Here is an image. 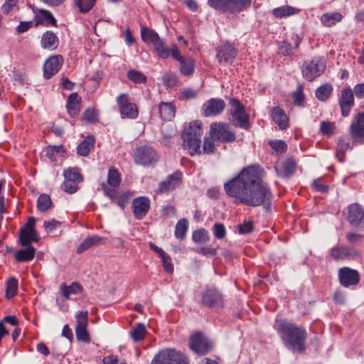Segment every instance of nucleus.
<instances>
[{
	"label": "nucleus",
	"mask_w": 364,
	"mask_h": 364,
	"mask_svg": "<svg viewBox=\"0 0 364 364\" xmlns=\"http://www.w3.org/2000/svg\"><path fill=\"white\" fill-rule=\"evenodd\" d=\"M134 160L136 164L147 166L157 161L158 156L152 147L141 146L136 149Z\"/></svg>",
	"instance_id": "9b49d317"
},
{
	"label": "nucleus",
	"mask_w": 364,
	"mask_h": 364,
	"mask_svg": "<svg viewBox=\"0 0 364 364\" xmlns=\"http://www.w3.org/2000/svg\"><path fill=\"white\" fill-rule=\"evenodd\" d=\"M336 124L333 122L323 121L320 124L319 130L323 135L328 137L333 136L336 132Z\"/></svg>",
	"instance_id": "864d4df0"
},
{
	"label": "nucleus",
	"mask_w": 364,
	"mask_h": 364,
	"mask_svg": "<svg viewBox=\"0 0 364 364\" xmlns=\"http://www.w3.org/2000/svg\"><path fill=\"white\" fill-rule=\"evenodd\" d=\"M189 347L195 353L205 354L208 352L211 346L200 332L194 333L190 338Z\"/></svg>",
	"instance_id": "412c9836"
},
{
	"label": "nucleus",
	"mask_w": 364,
	"mask_h": 364,
	"mask_svg": "<svg viewBox=\"0 0 364 364\" xmlns=\"http://www.w3.org/2000/svg\"><path fill=\"white\" fill-rule=\"evenodd\" d=\"M271 117L281 130H286L289 127V119L285 111L279 106L271 109Z\"/></svg>",
	"instance_id": "393cba45"
},
{
	"label": "nucleus",
	"mask_w": 364,
	"mask_h": 364,
	"mask_svg": "<svg viewBox=\"0 0 364 364\" xmlns=\"http://www.w3.org/2000/svg\"><path fill=\"white\" fill-rule=\"evenodd\" d=\"M291 39L294 45L287 40L284 41L278 48V53L292 60L294 56V50L299 48L301 38L298 35L294 34L291 36Z\"/></svg>",
	"instance_id": "b1692460"
},
{
	"label": "nucleus",
	"mask_w": 364,
	"mask_h": 364,
	"mask_svg": "<svg viewBox=\"0 0 364 364\" xmlns=\"http://www.w3.org/2000/svg\"><path fill=\"white\" fill-rule=\"evenodd\" d=\"M99 112L97 109L89 107L83 112L82 118L87 123H95L98 121Z\"/></svg>",
	"instance_id": "bf43d9fd"
},
{
	"label": "nucleus",
	"mask_w": 364,
	"mask_h": 364,
	"mask_svg": "<svg viewBox=\"0 0 364 364\" xmlns=\"http://www.w3.org/2000/svg\"><path fill=\"white\" fill-rule=\"evenodd\" d=\"M36 248L31 245L28 247L19 250L16 252L15 257L18 262H28L35 257Z\"/></svg>",
	"instance_id": "58836bf2"
},
{
	"label": "nucleus",
	"mask_w": 364,
	"mask_h": 364,
	"mask_svg": "<svg viewBox=\"0 0 364 364\" xmlns=\"http://www.w3.org/2000/svg\"><path fill=\"white\" fill-rule=\"evenodd\" d=\"M183 173L181 171H176L173 173L166 176L164 181H161L158 184V193H168L170 191L175 190L182 183Z\"/></svg>",
	"instance_id": "ddd939ff"
},
{
	"label": "nucleus",
	"mask_w": 364,
	"mask_h": 364,
	"mask_svg": "<svg viewBox=\"0 0 364 364\" xmlns=\"http://www.w3.org/2000/svg\"><path fill=\"white\" fill-rule=\"evenodd\" d=\"M225 102L221 98H210L201 107V115L205 117H215L223 113L225 108Z\"/></svg>",
	"instance_id": "dca6fc26"
},
{
	"label": "nucleus",
	"mask_w": 364,
	"mask_h": 364,
	"mask_svg": "<svg viewBox=\"0 0 364 364\" xmlns=\"http://www.w3.org/2000/svg\"><path fill=\"white\" fill-rule=\"evenodd\" d=\"M276 330L283 344L288 349L298 353L306 350L307 331L304 327L287 320H282L278 323Z\"/></svg>",
	"instance_id": "f03ea898"
},
{
	"label": "nucleus",
	"mask_w": 364,
	"mask_h": 364,
	"mask_svg": "<svg viewBox=\"0 0 364 364\" xmlns=\"http://www.w3.org/2000/svg\"><path fill=\"white\" fill-rule=\"evenodd\" d=\"M46 156L52 162L56 161V156L60 152L64 153L65 150L63 145L48 146L45 150Z\"/></svg>",
	"instance_id": "8fccbe9b"
},
{
	"label": "nucleus",
	"mask_w": 364,
	"mask_h": 364,
	"mask_svg": "<svg viewBox=\"0 0 364 364\" xmlns=\"http://www.w3.org/2000/svg\"><path fill=\"white\" fill-rule=\"evenodd\" d=\"M52 200L49 195L41 194L36 202L37 209L41 212H46L52 206Z\"/></svg>",
	"instance_id": "a18cd8bd"
},
{
	"label": "nucleus",
	"mask_w": 364,
	"mask_h": 364,
	"mask_svg": "<svg viewBox=\"0 0 364 364\" xmlns=\"http://www.w3.org/2000/svg\"><path fill=\"white\" fill-rule=\"evenodd\" d=\"M163 84L166 87H173L178 83V79L176 75L173 73H166L162 77Z\"/></svg>",
	"instance_id": "0e129e2a"
},
{
	"label": "nucleus",
	"mask_w": 364,
	"mask_h": 364,
	"mask_svg": "<svg viewBox=\"0 0 364 364\" xmlns=\"http://www.w3.org/2000/svg\"><path fill=\"white\" fill-rule=\"evenodd\" d=\"M64 60L61 55L50 56L44 63L43 70L46 79L51 78L61 69Z\"/></svg>",
	"instance_id": "6ab92c4d"
},
{
	"label": "nucleus",
	"mask_w": 364,
	"mask_h": 364,
	"mask_svg": "<svg viewBox=\"0 0 364 364\" xmlns=\"http://www.w3.org/2000/svg\"><path fill=\"white\" fill-rule=\"evenodd\" d=\"M122 119H135L139 116V109L135 103L129 102V95L126 93L120 94L116 99Z\"/></svg>",
	"instance_id": "6e6552de"
},
{
	"label": "nucleus",
	"mask_w": 364,
	"mask_h": 364,
	"mask_svg": "<svg viewBox=\"0 0 364 364\" xmlns=\"http://www.w3.org/2000/svg\"><path fill=\"white\" fill-rule=\"evenodd\" d=\"M210 137L223 143L234 142L236 136L234 132L230 130L229 125L225 122H215L210 127Z\"/></svg>",
	"instance_id": "0eeeda50"
},
{
	"label": "nucleus",
	"mask_w": 364,
	"mask_h": 364,
	"mask_svg": "<svg viewBox=\"0 0 364 364\" xmlns=\"http://www.w3.org/2000/svg\"><path fill=\"white\" fill-rule=\"evenodd\" d=\"M297 9L295 7L287 5L274 8L272 10V14L277 18H282L294 15Z\"/></svg>",
	"instance_id": "c03bdc74"
},
{
	"label": "nucleus",
	"mask_w": 364,
	"mask_h": 364,
	"mask_svg": "<svg viewBox=\"0 0 364 364\" xmlns=\"http://www.w3.org/2000/svg\"><path fill=\"white\" fill-rule=\"evenodd\" d=\"M338 277L340 284L345 288L355 286L359 284L360 280L359 272L348 267L340 268L338 272Z\"/></svg>",
	"instance_id": "2eb2a0df"
},
{
	"label": "nucleus",
	"mask_w": 364,
	"mask_h": 364,
	"mask_svg": "<svg viewBox=\"0 0 364 364\" xmlns=\"http://www.w3.org/2000/svg\"><path fill=\"white\" fill-rule=\"evenodd\" d=\"M297 161L294 157L289 156L276 164L275 171L280 178H288L295 173Z\"/></svg>",
	"instance_id": "a211bd4d"
},
{
	"label": "nucleus",
	"mask_w": 364,
	"mask_h": 364,
	"mask_svg": "<svg viewBox=\"0 0 364 364\" xmlns=\"http://www.w3.org/2000/svg\"><path fill=\"white\" fill-rule=\"evenodd\" d=\"M326 61L323 58L316 57L311 60H305L301 67L303 77L309 82L321 75L326 70Z\"/></svg>",
	"instance_id": "423d86ee"
},
{
	"label": "nucleus",
	"mask_w": 364,
	"mask_h": 364,
	"mask_svg": "<svg viewBox=\"0 0 364 364\" xmlns=\"http://www.w3.org/2000/svg\"><path fill=\"white\" fill-rule=\"evenodd\" d=\"M19 238L21 245L25 247L31 245L32 241H39V237L36 230H35V233H32V232H30V230H20Z\"/></svg>",
	"instance_id": "a19ab883"
},
{
	"label": "nucleus",
	"mask_w": 364,
	"mask_h": 364,
	"mask_svg": "<svg viewBox=\"0 0 364 364\" xmlns=\"http://www.w3.org/2000/svg\"><path fill=\"white\" fill-rule=\"evenodd\" d=\"M120 183L121 175L119 171L113 166L110 167L108 170L107 183H106V184L109 187L114 189L120 185Z\"/></svg>",
	"instance_id": "79ce46f5"
},
{
	"label": "nucleus",
	"mask_w": 364,
	"mask_h": 364,
	"mask_svg": "<svg viewBox=\"0 0 364 364\" xmlns=\"http://www.w3.org/2000/svg\"><path fill=\"white\" fill-rule=\"evenodd\" d=\"M349 134L353 144H364V112L353 116L349 127Z\"/></svg>",
	"instance_id": "1a4fd4ad"
},
{
	"label": "nucleus",
	"mask_w": 364,
	"mask_h": 364,
	"mask_svg": "<svg viewBox=\"0 0 364 364\" xmlns=\"http://www.w3.org/2000/svg\"><path fill=\"white\" fill-rule=\"evenodd\" d=\"M150 208V201L147 197L140 196L132 201L133 214L136 219H143Z\"/></svg>",
	"instance_id": "5701e85b"
},
{
	"label": "nucleus",
	"mask_w": 364,
	"mask_h": 364,
	"mask_svg": "<svg viewBox=\"0 0 364 364\" xmlns=\"http://www.w3.org/2000/svg\"><path fill=\"white\" fill-rule=\"evenodd\" d=\"M105 240L104 237H102L97 235H90L87 237L77 247L76 252L77 254H82L85 250L91 248L93 246H97L101 244Z\"/></svg>",
	"instance_id": "2f4dec72"
},
{
	"label": "nucleus",
	"mask_w": 364,
	"mask_h": 364,
	"mask_svg": "<svg viewBox=\"0 0 364 364\" xmlns=\"http://www.w3.org/2000/svg\"><path fill=\"white\" fill-rule=\"evenodd\" d=\"M213 233L218 240H223L226 236V229L225 225L220 223H216L213 228Z\"/></svg>",
	"instance_id": "e2e57ef3"
},
{
	"label": "nucleus",
	"mask_w": 364,
	"mask_h": 364,
	"mask_svg": "<svg viewBox=\"0 0 364 364\" xmlns=\"http://www.w3.org/2000/svg\"><path fill=\"white\" fill-rule=\"evenodd\" d=\"M229 104L231 107L228 111L230 115H232L234 114H240V112H242L244 109H245V107L237 98L230 99Z\"/></svg>",
	"instance_id": "13d9d810"
},
{
	"label": "nucleus",
	"mask_w": 364,
	"mask_h": 364,
	"mask_svg": "<svg viewBox=\"0 0 364 364\" xmlns=\"http://www.w3.org/2000/svg\"><path fill=\"white\" fill-rule=\"evenodd\" d=\"M130 333L132 340L134 342H139L144 338L146 333V329L143 323H139L132 329Z\"/></svg>",
	"instance_id": "09e8293b"
},
{
	"label": "nucleus",
	"mask_w": 364,
	"mask_h": 364,
	"mask_svg": "<svg viewBox=\"0 0 364 364\" xmlns=\"http://www.w3.org/2000/svg\"><path fill=\"white\" fill-rule=\"evenodd\" d=\"M214 139L207 138L204 139L203 144V152L206 154H211L215 152V146L214 143Z\"/></svg>",
	"instance_id": "69168bd1"
},
{
	"label": "nucleus",
	"mask_w": 364,
	"mask_h": 364,
	"mask_svg": "<svg viewBox=\"0 0 364 364\" xmlns=\"http://www.w3.org/2000/svg\"><path fill=\"white\" fill-rule=\"evenodd\" d=\"M127 77L129 80L137 84L145 83L147 80L146 76L144 73L134 69L129 70L127 72Z\"/></svg>",
	"instance_id": "4d7b16f0"
},
{
	"label": "nucleus",
	"mask_w": 364,
	"mask_h": 364,
	"mask_svg": "<svg viewBox=\"0 0 364 364\" xmlns=\"http://www.w3.org/2000/svg\"><path fill=\"white\" fill-rule=\"evenodd\" d=\"M100 186L104 194L110 198L112 202L116 203L122 210H124V207L129 203L134 196L133 193L129 191L122 192L117 195L116 190L109 187L105 182L101 183Z\"/></svg>",
	"instance_id": "9d476101"
},
{
	"label": "nucleus",
	"mask_w": 364,
	"mask_h": 364,
	"mask_svg": "<svg viewBox=\"0 0 364 364\" xmlns=\"http://www.w3.org/2000/svg\"><path fill=\"white\" fill-rule=\"evenodd\" d=\"M160 117L164 120H171L176 112V107L172 102H161L158 107Z\"/></svg>",
	"instance_id": "c9c22d12"
},
{
	"label": "nucleus",
	"mask_w": 364,
	"mask_h": 364,
	"mask_svg": "<svg viewBox=\"0 0 364 364\" xmlns=\"http://www.w3.org/2000/svg\"><path fill=\"white\" fill-rule=\"evenodd\" d=\"M75 5L79 9L80 13L89 12L95 6L97 0H73Z\"/></svg>",
	"instance_id": "6e6d98bb"
},
{
	"label": "nucleus",
	"mask_w": 364,
	"mask_h": 364,
	"mask_svg": "<svg viewBox=\"0 0 364 364\" xmlns=\"http://www.w3.org/2000/svg\"><path fill=\"white\" fill-rule=\"evenodd\" d=\"M232 118L230 121L235 127H239L245 130H249L251 127L250 122V114H247L245 109L240 114H234L231 115Z\"/></svg>",
	"instance_id": "7c9ffc66"
},
{
	"label": "nucleus",
	"mask_w": 364,
	"mask_h": 364,
	"mask_svg": "<svg viewBox=\"0 0 364 364\" xmlns=\"http://www.w3.org/2000/svg\"><path fill=\"white\" fill-rule=\"evenodd\" d=\"M334 260H351L359 257V252L353 247L347 245H335L329 252Z\"/></svg>",
	"instance_id": "4468645a"
},
{
	"label": "nucleus",
	"mask_w": 364,
	"mask_h": 364,
	"mask_svg": "<svg viewBox=\"0 0 364 364\" xmlns=\"http://www.w3.org/2000/svg\"><path fill=\"white\" fill-rule=\"evenodd\" d=\"M141 38L145 43L154 45L160 38V36L154 30L148 27H142Z\"/></svg>",
	"instance_id": "ea45409f"
},
{
	"label": "nucleus",
	"mask_w": 364,
	"mask_h": 364,
	"mask_svg": "<svg viewBox=\"0 0 364 364\" xmlns=\"http://www.w3.org/2000/svg\"><path fill=\"white\" fill-rule=\"evenodd\" d=\"M252 0H208V4L223 14H239L250 7Z\"/></svg>",
	"instance_id": "7ed1b4c3"
},
{
	"label": "nucleus",
	"mask_w": 364,
	"mask_h": 364,
	"mask_svg": "<svg viewBox=\"0 0 364 364\" xmlns=\"http://www.w3.org/2000/svg\"><path fill=\"white\" fill-rule=\"evenodd\" d=\"M188 220L186 218L180 219L175 227L174 235L177 239L183 240L188 230Z\"/></svg>",
	"instance_id": "de8ad7c7"
},
{
	"label": "nucleus",
	"mask_w": 364,
	"mask_h": 364,
	"mask_svg": "<svg viewBox=\"0 0 364 364\" xmlns=\"http://www.w3.org/2000/svg\"><path fill=\"white\" fill-rule=\"evenodd\" d=\"M78 182L71 181H65L61 184V188L64 190L66 193L73 194L75 193L78 190Z\"/></svg>",
	"instance_id": "338daca9"
},
{
	"label": "nucleus",
	"mask_w": 364,
	"mask_h": 364,
	"mask_svg": "<svg viewBox=\"0 0 364 364\" xmlns=\"http://www.w3.org/2000/svg\"><path fill=\"white\" fill-rule=\"evenodd\" d=\"M271 148L275 151L277 155H282L287 151L288 145L287 142L282 139L270 140L268 142Z\"/></svg>",
	"instance_id": "3c124183"
},
{
	"label": "nucleus",
	"mask_w": 364,
	"mask_h": 364,
	"mask_svg": "<svg viewBox=\"0 0 364 364\" xmlns=\"http://www.w3.org/2000/svg\"><path fill=\"white\" fill-rule=\"evenodd\" d=\"M338 101L341 115L344 117H348L355 104L353 90L350 87L342 90Z\"/></svg>",
	"instance_id": "aec40b11"
},
{
	"label": "nucleus",
	"mask_w": 364,
	"mask_h": 364,
	"mask_svg": "<svg viewBox=\"0 0 364 364\" xmlns=\"http://www.w3.org/2000/svg\"><path fill=\"white\" fill-rule=\"evenodd\" d=\"M59 44L58 37L51 31H46L41 40V46L44 49L53 50Z\"/></svg>",
	"instance_id": "c85d7f7f"
},
{
	"label": "nucleus",
	"mask_w": 364,
	"mask_h": 364,
	"mask_svg": "<svg viewBox=\"0 0 364 364\" xmlns=\"http://www.w3.org/2000/svg\"><path fill=\"white\" fill-rule=\"evenodd\" d=\"M343 19V16L339 12L325 13L320 17L321 23L326 27H331L337 23L341 22Z\"/></svg>",
	"instance_id": "e433bc0d"
},
{
	"label": "nucleus",
	"mask_w": 364,
	"mask_h": 364,
	"mask_svg": "<svg viewBox=\"0 0 364 364\" xmlns=\"http://www.w3.org/2000/svg\"><path fill=\"white\" fill-rule=\"evenodd\" d=\"M81 97L77 92L71 93L66 101V109L71 117L77 116L80 111Z\"/></svg>",
	"instance_id": "a878e982"
},
{
	"label": "nucleus",
	"mask_w": 364,
	"mask_h": 364,
	"mask_svg": "<svg viewBox=\"0 0 364 364\" xmlns=\"http://www.w3.org/2000/svg\"><path fill=\"white\" fill-rule=\"evenodd\" d=\"M228 196L236 198L240 203L269 209L274 198L268 183L263 181V170L256 164L243 168L240 172L224 184Z\"/></svg>",
	"instance_id": "f257e3e1"
},
{
	"label": "nucleus",
	"mask_w": 364,
	"mask_h": 364,
	"mask_svg": "<svg viewBox=\"0 0 364 364\" xmlns=\"http://www.w3.org/2000/svg\"><path fill=\"white\" fill-rule=\"evenodd\" d=\"M95 139L92 135L87 136L77 147V153L82 156H87L92 148L94 147Z\"/></svg>",
	"instance_id": "f704fd0d"
},
{
	"label": "nucleus",
	"mask_w": 364,
	"mask_h": 364,
	"mask_svg": "<svg viewBox=\"0 0 364 364\" xmlns=\"http://www.w3.org/2000/svg\"><path fill=\"white\" fill-rule=\"evenodd\" d=\"M162 263H163V267L164 270L169 274H171L173 272L174 268L173 265L171 262V257L167 254H164L163 256L161 257Z\"/></svg>",
	"instance_id": "774afa93"
},
{
	"label": "nucleus",
	"mask_w": 364,
	"mask_h": 364,
	"mask_svg": "<svg viewBox=\"0 0 364 364\" xmlns=\"http://www.w3.org/2000/svg\"><path fill=\"white\" fill-rule=\"evenodd\" d=\"M151 364H189V359L178 350L165 348L154 356Z\"/></svg>",
	"instance_id": "20e7f679"
},
{
	"label": "nucleus",
	"mask_w": 364,
	"mask_h": 364,
	"mask_svg": "<svg viewBox=\"0 0 364 364\" xmlns=\"http://www.w3.org/2000/svg\"><path fill=\"white\" fill-rule=\"evenodd\" d=\"M192 239L196 243H205L210 240V235L208 230L200 228L193 232Z\"/></svg>",
	"instance_id": "5fc2aeb1"
},
{
	"label": "nucleus",
	"mask_w": 364,
	"mask_h": 364,
	"mask_svg": "<svg viewBox=\"0 0 364 364\" xmlns=\"http://www.w3.org/2000/svg\"><path fill=\"white\" fill-rule=\"evenodd\" d=\"M203 129H202V123L201 122L196 120L192 122H190L189 126L186 129L184 130L181 134L182 138H199L201 139L203 135Z\"/></svg>",
	"instance_id": "c756f323"
},
{
	"label": "nucleus",
	"mask_w": 364,
	"mask_h": 364,
	"mask_svg": "<svg viewBox=\"0 0 364 364\" xmlns=\"http://www.w3.org/2000/svg\"><path fill=\"white\" fill-rule=\"evenodd\" d=\"M60 288L62 295L67 299H70L71 294H77L82 291V286L77 282H73L69 286L62 284Z\"/></svg>",
	"instance_id": "37998d69"
},
{
	"label": "nucleus",
	"mask_w": 364,
	"mask_h": 364,
	"mask_svg": "<svg viewBox=\"0 0 364 364\" xmlns=\"http://www.w3.org/2000/svg\"><path fill=\"white\" fill-rule=\"evenodd\" d=\"M34 24L35 26H38V25H46V26H56V19L53 16V14L43 9H41L39 10V14L36 15L34 17Z\"/></svg>",
	"instance_id": "cd10ccee"
},
{
	"label": "nucleus",
	"mask_w": 364,
	"mask_h": 364,
	"mask_svg": "<svg viewBox=\"0 0 364 364\" xmlns=\"http://www.w3.org/2000/svg\"><path fill=\"white\" fill-rule=\"evenodd\" d=\"M63 176L66 181H71L75 182H82L83 181V176L79 171L78 168H68L63 171Z\"/></svg>",
	"instance_id": "49530a36"
},
{
	"label": "nucleus",
	"mask_w": 364,
	"mask_h": 364,
	"mask_svg": "<svg viewBox=\"0 0 364 364\" xmlns=\"http://www.w3.org/2000/svg\"><path fill=\"white\" fill-rule=\"evenodd\" d=\"M199 304L204 307L218 310L225 307V299L218 289L209 288L202 291Z\"/></svg>",
	"instance_id": "39448f33"
},
{
	"label": "nucleus",
	"mask_w": 364,
	"mask_h": 364,
	"mask_svg": "<svg viewBox=\"0 0 364 364\" xmlns=\"http://www.w3.org/2000/svg\"><path fill=\"white\" fill-rule=\"evenodd\" d=\"M333 87L331 83H325L316 88L315 91L316 97L321 101H327L332 95Z\"/></svg>",
	"instance_id": "4c0bfd02"
},
{
	"label": "nucleus",
	"mask_w": 364,
	"mask_h": 364,
	"mask_svg": "<svg viewBox=\"0 0 364 364\" xmlns=\"http://www.w3.org/2000/svg\"><path fill=\"white\" fill-rule=\"evenodd\" d=\"M153 46L159 57L162 59H166L169 56L172 57L173 50H175V48H178L175 43L171 44V47L168 48L166 46L165 41L161 38L153 45Z\"/></svg>",
	"instance_id": "bb28decb"
},
{
	"label": "nucleus",
	"mask_w": 364,
	"mask_h": 364,
	"mask_svg": "<svg viewBox=\"0 0 364 364\" xmlns=\"http://www.w3.org/2000/svg\"><path fill=\"white\" fill-rule=\"evenodd\" d=\"M198 92V90L191 87H185L180 92L178 99L182 101L193 100L197 97Z\"/></svg>",
	"instance_id": "680f3d73"
},
{
	"label": "nucleus",
	"mask_w": 364,
	"mask_h": 364,
	"mask_svg": "<svg viewBox=\"0 0 364 364\" xmlns=\"http://www.w3.org/2000/svg\"><path fill=\"white\" fill-rule=\"evenodd\" d=\"M346 219L353 227H358L364 218V210L363 207L357 203H353L348 206Z\"/></svg>",
	"instance_id": "4be33fe9"
},
{
	"label": "nucleus",
	"mask_w": 364,
	"mask_h": 364,
	"mask_svg": "<svg viewBox=\"0 0 364 364\" xmlns=\"http://www.w3.org/2000/svg\"><path fill=\"white\" fill-rule=\"evenodd\" d=\"M18 291V279L11 277L6 282V297L8 299H12L16 296Z\"/></svg>",
	"instance_id": "603ef678"
},
{
	"label": "nucleus",
	"mask_w": 364,
	"mask_h": 364,
	"mask_svg": "<svg viewBox=\"0 0 364 364\" xmlns=\"http://www.w3.org/2000/svg\"><path fill=\"white\" fill-rule=\"evenodd\" d=\"M354 144L350 145V140L345 137L338 138L336 155L338 161L341 163L345 161V154L349 149H352Z\"/></svg>",
	"instance_id": "72a5a7b5"
},
{
	"label": "nucleus",
	"mask_w": 364,
	"mask_h": 364,
	"mask_svg": "<svg viewBox=\"0 0 364 364\" xmlns=\"http://www.w3.org/2000/svg\"><path fill=\"white\" fill-rule=\"evenodd\" d=\"M183 140V146L187 149L190 155L200 154L201 139L199 138H182Z\"/></svg>",
	"instance_id": "473e14b6"
},
{
	"label": "nucleus",
	"mask_w": 364,
	"mask_h": 364,
	"mask_svg": "<svg viewBox=\"0 0 364 364\" xmlns=\"http://www.w3.org/2000/svg\"><path fill=\"white\" fill-rule=\"evenodd\" d=\"M237 55V49L231 43L221 44L216 48V59L220 65H231Z\"/></svg>",
	"instance_id": "f8f14e48"
},
{
	"label": "nucleus",
	"mask_w": 364,
	"mask_h": 364,
	"mask_svg": "<svg viewBox=\"0 0 364 364\" xmlns=\"http://www.w3.org/2000/svg\"><path fill=\"white\" fill-rule=\"evenodd\" d=\"M87 326H76L75 327V334L77 340L89 343L90 341V338L89 333L87 331Z\"/></svg>",
	"instance_id": "052dcab7"
},
{
	"label": "nucleus",
	"mask_w": 364,
	"mask_h": 364,
	"mask_svg": "<svg viewBox=\"0 0 364 364\" xmlns=\"http://www.w3.org/2000/svg\"><path fill=\"white\" fill-rule=\"evenodd\" d=\"M172 58L179 62V71L182 75L191 76L194 73L195 60L191 57L181 55L178 48L173 50Z\"/></svg>",
	"instance_id": "f3484780"
}]
</instances>
